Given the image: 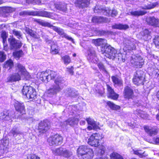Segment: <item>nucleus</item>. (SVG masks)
Wrapping results in <instances>:
<instances>
[{
    "label": "nucleus",
    "mask_w": 159,
    "mask_h": 159,
    "mask_svg": "<svg viewBox=\"0 0 159 159\" xmlns=\"http://www.w3.org/2000/svg\"><path fill=\"white\" fill-rule=\"evenodd\" d=\"M26 3L30 4V3H32L34 4V0H25Z\"/></svg>",
    "instance_id": "62"
},
{
    "label": "nucleus",
    "mask_w": 159,
    "mask_h": 159,
    "mask_svg": "<svg viewBox=\"0 0 159 159\" xmlns=\"http://www.w3.org/2000/svg\"><path fill=\"white\" fill-rule=\"evenodd\" d=\"M92 43L96 46H101L102 49L103 50L104 48L107 46V41L105 39L99 38L96 39H93L92 40Z\"/></svg>",
    "instance_id": "15"
},
{
    "label": "nucleus",
    "mask_w": 159,
    "mask_h": 159,
    "mask_svg": "<svg viewBox=\"0 0 159 159\" xmlns=\"http://www.w3.org/2000/svg\"><path fill=\"white\" fill-rule=\"evenodd\" d=\"M74 68L72 66L68 67L66 68V71L68 72L71 75H73L74 72L73 71Z\"/></svg>",
    "instance_id": "57"
},
{
    "label": "nucleus",
    "mask_w": 159,
    "mask_h": 159,
    "mask_svg": "<svg viewBox=\"0 0 159 159\" xmlns=\"http://www.w3.org/2000/svg\"><path fill=\"white\" fill-rule=\"evenodd\" d=\"M51 52L52 54H57L58 53L59 50L58 47L56 44L52 45L51 46Z\"/></svg>",
    "instance_id": "41"
},
{
    "label": "nucleus",
    "mask_w": 159,
    "mask_h": 159,
    "mask_svg": "<svg viewBox=\"0 0 159 159\" xmlns=\"http://www.w3.org/2000/svg\"><path fill=\"white\" fill-rule=\"evenodd\" d=\"M78 119L77 118H69L67 121L64 122V123H61L60 124V126L64 128L67 125L73 126L75 124H76L78 123Z\"/></svg>",
    "instance_id": "16"
},
{
    "label": "nucleus",
    "mask_w": 159,
    "mask_h": 159,
    "mask_svg": "<svg viewBox=\"0 0 159 159\" xmlns=\"http://www.w3.org/2000/svg\"><path fill=\"white\" fill-rule=\"evenodd\" d=\"M20 15H29L32 16H39L49 18L53 19H57V16L54 13H50L45 11H23L20 12Z\"/></svg>",
    "instance_id": "2"
},
{
    "label": "nucleus",
    "mask_w": 159,
    "mask_h": 159,
    "mask_svg": "<svg viewBox=\"0 0 159 159\" xmlns=\"http://www.w3.org/2000/svg\"><path fill=\"white\" fill-rule=\"evenodd\" d=\"M130 62L133 66H136L137 68H141L144 64V60L141 57H136L133 56L132 57Z\"/></svg>",
    "instance_id": "11"
},
{
    "label": "nucleus",
    "mask_w": 159,
    "mask_h": 159,
    "mask_svg": "<svg viewBox=\"0 0 159 159\" xmlns=\"http://www.w3.org/2000/svg\"><path fill=\"white\" fill-rule=\"evenodd\" d=\"M52 153L55 155L61 156L66 158H69L72 154L71 151L62 147L52 150Z\"/></svg>",
    "instance_id": "7"
},
{
    "label": "nucleus",
    "mask_w": 159,
    "mask_h": 159,
    "mask_svg": "<svg viewBox=\"0 0 159 159\" xmlns=\"http://www.w3.org/2000/svg\"><path fill=\"white\" fill-rule=\"evenodd\" d=\"M147 12L144 11H132L130 12V14L134 16H139L145 14Z\"/></svg>",
    "instance_id": "33"
},
{
    "label": "nucleus",
    "mask_w": 159,
    "mask_h": 159,
    "mask_svg": "<svg viewBox=\"0 0 159 159\" xmlns=\"http://www.w3.org/2000/svg\"><path fill=\"white\" fill-rule=\"evenodd\" d=\"M89 0H77V6L82 8L87 7L89 3Z\"/></svg>",
    "instance_id": "28"
},
{
    "label": "nucleus",
    "mask_w": 159,
    "mask_h": 159,
    "mask_svg": "<svg viewBox=\"0 0 159 159\" xmlns=\"http://www.w3.org/2000/svg\"><path fill=\"white\" fill-rule=\"evenodd\" d=\"M8 34L5 31H2L1 34V37L3 39V43H4L7 42V37Z\"/></svg>",
    "instance_id": "49"
},
{
    "label": "nucleus",
    "mask_w": 159,
    "mask_h": 159,
    "mask_svg": "<svg viewBox=\"0 0 159 159\" xmlns=\"http://www.w3.org/2000/svg\"><path fill=\"white\" fill-rule=\"evenodd\" d=\"M48 123L46 120L41 121L38 127L39 132L42 133H45L49 128Z\"/></svg>",
    "instance_id": "21"
},
{
    "label": "nucleus",
    "mask_w": 159,
    "mask_h": 159,
    "mask_svg": "<svg viewBox=\"0 0 159 159\" xmlns=\"http://www.w3.org/2000/svg\"><path fill=\"white\" fill-rule=\"evenodd\" d=\"M18 73L12 74L9 76L7 78V82H12L20 80L21 76L23 75L25 76L27 74L24 66L21 64H19L17 66Z\"/></svg>",
    "instance_id": "3"
},
{
    "label": "nucleus",
    "mask_w": 159,
    "mask_h": 159,
    "mask_svg": "<svg viewBox=\"0 0 159 159\" xmlns=\"http://www.w3.org/2000/svg\"><path fill=\"white\" fill-rule=\"evenodd\" d=\"M110 157L111 159H124L122 156L116 152H113Z\"/></svg>",
    "instance_id": "42"
},
{
    "label": "nucleus",
    "mask_w": 159,
    "mask_h": 159,
    "mask_svg": "<svg viewBox=\"0 0 159 159\" xmlns=\"http://www.w3.org/2000/svg\"><path fill=\"white\" fill-rule=\"evenodd\" d=\"M55 7L58 10L62 11L63 12H65L66 11V5L63 3V4H55Z\"/></svg>",
    "instance_id": "34"
},
{
    "label": "nucleus",
    "mask_w": 159,
    "mask_h": 159,
    "mask_svg": "<svg viewBox=\"0 0 159 159\" xmlns=\"http://www.w3.org/2000/svg\"><path fill=\"white\" fill-rule=\"evenodd\" d=\"M6 59V55L3 51L0 52V62L4 61Z\"/></svg>",
    "instance_id": "52"
},
{
    "label": "nucleus",
    "mask_w": 159,
    "mask_h": 159,
    "mask_svg": "<svg viewBox=\"0 0 159 159\" xmlns=\"http://www.w3.org/2000/svg\"><path fill=\"white\" fill-rule=\"evenodd\" d=\"M146 21L148 24L155 27L159 28V19L155 17H149L147 18Z\"/></svg>",
    "instance_id": "18"
},
{
    "label": "nucleus",
    "mask_w": 159,
    "mask_h": 159,
    "mask_svg": "<svg viewBox=\"0 0 159 159\" xmlns=\"http://www.w3.org/2000/svg\"><path fill=\"white\" fill-rule=\"evenodd\" d=\"M143 75L140 74L139 72L137 71L136 74L134 75L133 79L134 83L136 85H139L143 83Z\"/></svg>",
    "instance_id": "23"
},
{
    "label": "nucleus",
    "mask_w": 159,
    "mask_h": 159,
    "mask_svg": "<svg viewBox=\"0 0 159 159\" xmlns=\"http://www.w3.org/2000/svg\"><path fill=\"white\" fill-rule=\"evenodd\" d=\"M143 128L145 132L150 136H154L157 134L158 130L156 127L144 126Z\"/></svg>",
    "instance_id": "20"
},
{
    "label": "nucleus",
    "mask_w": 159,
    "mask_h": 159,
    "mask_svg": "<svg viewBox=\"0 0 159 159\" xmlns=\"http://www.w3.org/2000/svg\"><path fill=\"white\" fill-rule=\"evenodd\" d=\"M26 159H40V158L36 155L33 154L28 155Z\"/></svg>",
    "instance_id": "56"
},
{
    "label": "nucleus",
    "mask_w": 159,
    "mask_h": 159,
    "mask_svg": "<svg viewBox=\"0 0 159 159\" xmlns=\"http://www.w3.org/2000/svg\"><path fill=\"white\" fill-rule=\"evenodd\" d=\"M86 120L88 124L90 125L87 127L88 130H91L92 129H96L99 128V123L95 122L93 119L90 118H86Z\"/></svg>",
    "instance_id": "19"
},
{
    "label": "nucleus",
    "mask_w": 159,
    "mask_h": 159,
    "mask_svg": "<svg viewBox=\"0 0 159 159\" xmlns=\"http://www.w3.org/2000/svg\"><path fill=\"white\" fill-rule=\"evenodd\" d=\"M23 55V53L21 50L16 51L13 53V55L14 57L17 60L19 59Z\"/></svg>",
    "instance_id": "43"
},
{
    "label": "nucleus",
    "mask_w": 159,
    "mask_h": 159,
    "mask_svg": "<svg viewBox=\"0 0 159 159\" xmlns=\"http://www.w3.org/2000/svg\"><path fill=\"white\" fill-rule=\"evenodd\" d=\"M136 43V40L132 38L125 39L123 41V44L125 47L129 50L135 49Z\"/></svg>",
    "instance_id": "10"
},
{
    "label": "nucleus",
    "mask_w": 159,
    "mask_h": 159,
    "mask_svg": "<svg viewBox=\"0 0 159 159\" xmlns=\"http://www.w3.org/2000/svg\"><path fill=\"white\" fill-rule=\"evenodd\" d=\"M92 20L93 23H100L105 22L106 21V18L102 17L94 16L93 17Z\"/></svg>",
    "instance_id": "35"
},
{
    "label": "nucleus",
    "mask_w": 159,
    "mask_h": 159,
    "mask_svg": "<svg viewBox=\"0 0 159 159\" xmlns=\"http://www.w3.org/2000/svg\"><path fill=\"white\" fill-rule=\"evenodd\" d=\"M9 141L7 140H2L1 151L3 153H7L8 151Z\"/></svg>",
    "instance_id": "26"
},
{
    "label": "nucleus",
    "mask_w": 159,
    "mask_h": 159,
    "mask_svg": "<svg viewBox=\"0 0 159 159\" xmlns=\"http://www.w3.org/2000/svg\"><path fill=\"white\" fill-rule=\"evenodd\" d=\"M63 137L58 134L51 136L48 139V141L51 146L53 145H59L61 144L63 142Z\"/></svg>",
    "instance_id": "8"
},
{
    "label": "nucleus",
    "mask_w": 159,
    "mask_h": 159,
    "mask_svg": "<svg viewBox=\"0 0 159 159\" xmlns=\"http://www.w3.org/2000/svg\"><path fill=\"white\" fill-rule=\"evenodd\" d=\"M50 28L56 32L62 38H65L67 40L73 42V39L65 33L64 30L62 29L57 27L53 26L52 25H51Z\"/></svg>",
    "instance_id": "12"
},
{
    "label": "nucleus",
    "mask_w": 159,
    "mask_h": 159,
    "mask_svg": "<svg viewBox=\"0 0 159 159\" xmlns=\"http://www.w3.org/2000/svg\"><path fill=\"white\" fill-rule=\"evenodd\" d=\"M139 115L141 118L144 119L147 118L148 116V115L144 111H140Z\"/></svg>",
    "instance_id": "54"
},
{
    "label": "nucleus",
    "mask_w": 159,
    "mask_h": 159,
    "mask_svg": "<svg viewBox=\"0 0 159 159\" xmlns=\"http://www.w3.org/2000/svg\"><path fill=\"white\" fill-rule=\"evenodd\" d=\"M108 97L113 100H117L119 95L114 92L113 89L109 85L107 84Z\"/></svg>",
    "instance_id": "22"
},
{
    "label": "nucleus",
    "mask_w": 159,
    "mask_h": 159,
    "mask_svg": "<svg viewBox=\"0 0 159 159\" xmlns=\"http://www.w3.org/2000/svg\"><path fill=\"white\" fill-rule=\"evenodd\" d=\"M16 118V116L14 115V112H12L11 113L7 114V112L5 111L3 112L2 113H1V119L2 120L5 121H8L10 122L12 121V119Z\"/></svg>",
    "instance_id": "17"
},
{
    "label": "nucleus",
    "mask_w": 159,
    "mask_h": 159,
    "mask_svg": "<svg viewBox=\"0 0 159 159\" xmlns=\"http://www.w3.org/2000/svg\"><path fill=\"white\" fill-rule=\"evenodd\" d=\"M124 94L125 98H132L133 96V90L129 86H127L125 88Z\"/></svg>",
    "instance_id": "27"
},
{
    "label": "nucleus",
    "mask_w": 159,
    "mask_h": 159,
    "mask_svg": "<svg viewBox=\"0 0 159 159\" xmlns=\"http://www.w3.org/2000/svg\"><path fill=\"white\" fill-rule=\"evenodd\" d=\"M104 89L103 87L101 86L100 87V89H98V90H96L97 92L100 94H102L104 93Z\"/></svg>",
    "instance_id": "58"
},
{
    "label": "nucleus",
    "mask_w": 159,
    "mask_h": 159,
    "mask_svg": "<svg viewBox=\"0 0 159 159\" xmlns=\"http://www.w3.org/2000/svg\"><path fill=\"white\" fill-rule=\"evenodd\" d=\"M112 81L115 85H121L122 84V80L118 78L116 76H112L111 77Z\"/></svg>",
    "instance_id": "36"
},
{
    "label": "nucleus",
    "mask_w": 159,
    "mask_h": 159,
    "mask_svg": "<svg viewBox=\"0 0 159 159\" xmlns=\"http://www.w3.org/2000/svg\"><path fill=\"white\" fill-rule=\"evenodd\" d=\"M14 106L16 110L20 114H23L25 113V110L23 103H21L18 101H16L15 102Z\"/></svg>",
    "instance_id": "24"
},
{
    "label": "nucleus",
    "mask_w": 159,
    "mask_h": 159,
    "mask_svg": "<svg viewBox=\"0 0 159 159\" xmlns=\"http://www.w3.org/2000/svg\"><path fill=\"white\" fill-rule=\"evenodd\" d=\"M129 27L128 25H123L119 24H115L112 26V28L114 29H118L120 30H126Z\"/></svg>",
    "instance_id": "32"
},
{
    "label": "nucleus",
    "mask_w": 159,
    "mask_h": 159,
    "mask_svg": "<svg viewBox=\"0 0 159 159\" xmlns=\"http://www.w3.org/2000/svg\"><path fill=\"white\" fill-rule=\"evenodd\" d=\"M37 76L40 80L45 82L54 79L55 84L51 86L44 93V96L52 97L55 95L61 89V85L64 82L63 79L57 72L50 70L38 73Z\"/></svg>",
    "instance_id": "1"
},
{
    "label": "nucleus",
    "mask_w": 159,
    "mask_h": 159,
    "mask_svg": "<svg viewBox=\"0 0 159 159\" xmlns=\"http://www.w3.org/2000/svg\"><path fill=\"white\" fill-rule=\"evenodd\" d=\"M91 148H89L87 146H81L79 148L77 151V154L79 157L83 156L87 152H88L89 150Z\"/></svg>",
    "instance_id": "25"
},
{
    "label": "nucleus",
    "mask_w": 159,
    "mask_h": 159,
    "mask_svg": "<svg viewBox=\"0 0 159 159\" xmlns=\"http://www.w3.org/2000/svg\"><path fill=\"white\" fill-rule=\"evenodd\" d=\"M154 142L156 143H159V137H157L154 138L153 139Z\"/></svg>",
    "instance_id": "60"
},
{
    "label": "nucleus",
    "mask_w": 159,
    "mask_h": 159,
    "mask_svg": "<svg viewBox=\"0 0 159 159\" xmlns=\"http://www.w3.org/2000/svg\"><path fill=\"white\" fill-rule=\"evenodd\" d=\"M25 31L27 34H29L30 36L35 38H38V36L37 35L36 33L33 31L32 30L27 27H25Z\"/></svg>",
    "instance_id": "37"
},
{
    "label": "nucleus",
    "mask_w": 159,
    "mask_h": 159,
    "mask_svg": "<svg viewBox=\"0 0 159 159\" xmlns=\"http://www.w3.org/2000/svg\"><path fill=\"white\" fill-rule=\"evenodd\" d=\"M41 3V2L40 1V0H34V4H40Z\"/></svg>",
    "instance_id": "61"
},
{
    "label": "nucleus",
    "mask_w": 159,
    "mask_h": 159,
    "mask_svg": "<svg viewBox=\"0 0 159 159\" xmlns=\"http://www.w3.org/2000/svg\"><path fill=\"white\" fill-rule=\"evenodd\" d=\"M13 63L12 61L10 59L6 62L4 65V67L5 68L9 67V69H10L13 66Z\"/></svg>",
    "instance_id": "44"
},
{
    "label": "nucleus",
    "mask_w": 159,
    "mask_h": 159,
    "mask_svg": "<svg viewBox=\"0 0 159 159\" xmlns=\"http://www.w3.org/2000/svg\"><path fill=\"white\" fill-rule=\"evenodd\" d=\"M9 134L10 136H13L15 137L17 135H20L23 136V134L22 132L19 130V129L16 127H14L10 131Z\"/></svg>",
    "instance_id": "29"
},
{
    "label": "nucleus",
    "mask_w": 159,
    "mask_h": 159,
    "mask_svg": "<svg viewBox=\"0 0 159 159\" xmlns=\"http://www.w3.org/2000/svg\"><path fill=\"white\" fill-rule=\"evenodd\" d=\"M87 59L89 62L95 64L97 63L98 61L95 51L93 50H90L89 51Z\"/></svg>",
    "instance_id": "14"
},
{
    "label": "nucleus",
    "mask_w": 159,
    "mask_h": 159,
    "mask_svg": "<svg viewBox=\"0 0 159 159\" xmlns=\"http://www.w3.org/2000/svg\"><path fill=\"white\" fill-rule=\"evenodd\" d=\"M8 41L10 42L11 48L12 49H18L22 46V43L21 42L12 37L9 39Z\"/></svg>",
    "instance_id": "13"
},
{
    "label": "nucleus",
    "mask_w": 159,
    "mask_h": 159,
    "mask_svg": "<svg viewBox=\"0 0 159 159\" xmlns=\"http://www.w3.org/2000/svg\"><path fill=\"white\" fill-rule=\"evenodd\" d=\"M36 21L39 24L43 26H47L50 28V27L52 25H51L50 23L42 20L40 19H36Z\"/></svg>",
    "instance_id": "40"
},
{
    "label": "nucleus",
    "mask_w": 159,
    "mask_h": 159,
    "mask_svg": "<svg viewBox=\"0 0 159 159\" xmlns=\"http://www.w3.org/2000/svg\"><path fill=\"white\" fill-rule=\"evenodd\" d=\"M106 104L108 107L112 110H116L119 109L120 108V106L115 105L113 102L110 101L107 102Z\"/></svg>",
    "instance_id": "38"
},
{
    "label": "nucleus",
    "mask_w": 159,
    "mask_h": 159,
    "mask_svg": "<svg viewBox=\"0 0 159 159\" xmlns=\"http://www.w3.org/2000/svg\"><path fill=\"white\" fill-rule=\"evenodd\" d=\"M4 46V49L6 51H7L8 49L7 45L6 44V42L4 43V44H3Z\"/></svg>",
    "instance_id": "63"
},
{
    "label": "nucleus",
    "mask_w": 159,
    "mask_h": 159,
    "mask_svg": "<svg viewBox=\"0 0 159 159\" xmlns=\"http://www.w3.org/2000/svg\"><path fill=\"white\" fill-rule=\"evenodd\" d=\"M36 21L39 24L43 26H47L50 28V27L52 25H51L50 23L42 20L40 19H36Z\"/></svg>",
    "instance_id": "39"
},
{
    "label": "nucleus",
    "mask_w": 159,
    "mask_h": 159,
    "mask_svg": "<svg viewBox=\"0 0 159 159\" xmlns=\"http://www.w3.org/2000/svg\"><path fill=\"white\" fill-rule=\"evenodd\" d=\"M98 66L100 70L102 71V72L104 73H107V72L104 66L102 63L100 62L98 63Z\"/></svg>",
    "instance_id": "48"
},
{
    "label": "nucleus",
    "mask_w": 159,
    "mask_h": 159,
    "mask_svg": "<svg viewBox=\"0 0 159 159\" xmlns=\"http://www.w3.org/2000/svg\"><path fill=\"white\" fill-rule=\"evenodd\" d=\"M101 51L105 57L110 59H114L118 55L117 51L110 45L104 48Z\"/></svg>",
    "instance_id": "5"
},
{
    "label": "nucleus",
    "mask_w": 159,
    "mask_h": 159,
    "mask_svg": "<svg viewBox=\"0 0 159 159\" xmlns=\"http://www.w3.org/2000/svg\"><path fill=\"white\" fill-rule=\"evenodd\" d=\"M94 11L95 13H102L104 15L107 16L110 15L112 17L116 16L117 14L116 10L114 9L111 11L110 8L107 7L104 8H100L99 9L98 6H96L95 7Z\"/></svg>",
    "instance_id": "6"
},
{
    "label": "nucleus",
    "mask_w": 159,
    "mask_h": 159,
    "mask_svg": "<svg viewBox=\"0 0 159 159\" xmlns=\"http://www.w3.org/2000/svg\"><path fill=\"white\" fill-rule=\"evenodd\" d=\"M157 4L158 3L157 2H149L147 5H145L143 6H141V7L143 9H151L154 8Z\"/></svg>",
    "instance_id": "30"
},
{
    "label": "nucleus",
    "mask_w": 159,
    "mask_h": 159,
    "mask_svg": "<svg viewBox=\"0 0 159 159\" xmlns=\"http://www.w3.org/2000/svg\"><path fill=\"white\" fill-rule=\"evenodd\" d=\"M153 42L154 43L156 47H159V36L156 37L153 39Z\"/></svg>",
    "instance_id": "55"
},
{
    "label": "nucleus",
    "mask_w": 159,
    "mask_h": 159,
    "mask_svg": "<svg viewBox=\"0 0 159 159\" xmlns=\"http://www.w3.org/2000/svg\"><path fill=\"white\" fill-rule=\"evenodd\" d=\"M85 123V120H82L80 122V124L81 125H84Z\"/></svg>",
    "instance_id": "64"
},
{
    "label": "nucleus",
    "mask_w": 159,
    "mask_h": 159,
    "mask_svg": "<svg viewBox=\"0 0 159 159\" xmlns=\"http://www.w3.org/2000/svg\"><path fill=\"white\" fill-rule=\"evenodd\" d=\"M63 60L64 64L66 65L69 64L71 62V60L70 57L68 55H65L62 57Z\"/></svg>",
    "instance_id": "46"
},
{
    "label": "nucleus",
    "mask_w": 159,
    "mask_h": 159,
    "mask_svg": "<svg viewBox=\"0 0 159 159\" xmlns=\"http://www.w3.org/2000/svg\"><path fill=\"white\" fill-rule=\"evenodd\" d=\"M70 96L72 97H75L76 94L75 93V92L73 89L71 88L68 89V90L66 92Z\"/></svg>",
    "instance_id": "47"
},
{
    "label": "nucleus",
    "mask_w": 159,
    "mask_h": 159,
    "mask_svg": "<svg viewBox=\"0 0 159 159\" xmlns=\"http://www.w3.org/2000/svg\"><path fill=\"white\" fill-rule=\"evenodd\" d=\"M141 34L143 35V36L145 37L146 38L148 39L151 38L150 32L147 29H145L142 32H141Z\"/></svg>",
    "instance_id": "45"
},
{
    "label": "nucleus",
    "mask_w": 159,
    "mask_h": 159,
    "mask_svg": "<svg viewBox=\"0 0 159 159\" xmlns=\"http://www.w3.org/2000/svg\"><path fill=\"white\" fill-rule=\"evenodd\" d=\"M153 74L155 75L156 77H158L159 75V70L158 69L155 70L153 72Z\"/></svg>",
    "instance_id": "59"
},
{
    "label": "nucleus",
    "mask_w": 159,
    "mask_h": 159,
    "mask_svg": "<svg viewBox=\"0 0 159 159\" xmlns=\"http://www.w3.org/2000/svg\"><path fill=\"white\" fill-rule=\"evenodd\" d=\"M13 34L18 39L22 38V34L21 32L19 31L14 30L12 31Z\"/></svg>",
    "instance_id": "50"
},
{
    "label": "nucleus",
    "mask_w": 159,
    "mask_h": 159,
    "mask_svg": "<svg viewBox=\"0 0 159 159\" xmlns=\"http://www.w3.org/2000/svg\"><path fill=\"white\" fill-rule=\"evenodd\" d=\"M93 156V150L91 149L89 150L88 152L83 155L82 157L83 159H92Z\"/></svg>",
    "instance_id": "31"
},
{
    "label": "nucleus",
    "mask_w": 159,
    "mask_h": 159,
    "mask_svg": "<svg viewBox=\"0 0 159 159\" xmlns=\"http://www.w3.org/2000/svg\"><path fill=\"white\" fill-rule=\"evenodd\" d=\"M133 151L134 153L135 154L139 156L140 157H143L144 152H143L141 151L138 150H133Z\"/></svg>",
    "instance_id": "53"
},
{
    "label": "nucleus",
    "mask_w": 159,
    "mask_h": 159,
    "mask_svg": "<svg viewBox=\"0 0 159 159\" xmlns=\"http://www.w3.org/2000/svg\"><path fill=\"white\" fill-rule=\"evenodd\" d=\"M22 94L29 99H34L36 96L35 90L30 86L24 85L22 90Z\"/></svg>",
    "instance_id": "4"
},
{
    "label": "nucleus",
    "mask_w": 159,
    "mask_h": 159,
    "mask_svg": "<svg viewBox=\"0 0 159 159\" xmlns=\"http://www.w3.org/2000/svg\"><path fill=\"white\" fill-rule=\"evenodd\" d=\"M102 139L100 134H93L89 139L88 143L90 145L94 147H98L99 145V140Z\"/></svg>",
    "instance_id": "9"
},
{
    "label": "nucleus",
    "mask_w": 159,
    "mask_h": 159,
    "mask_svg": "<svg viewBox=\"0 0 159 159\" xmlns=\"http://www.w3.org/2000/svg\"><path fill=\"white\" fill-rule=\"evenodd\" d=\"M3 10L5 12L10 13L14 11L15 9L11 7H3Z\"/></svg>",
    "instance_id": "51"
}]
</instances>
